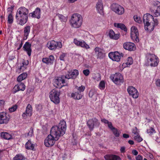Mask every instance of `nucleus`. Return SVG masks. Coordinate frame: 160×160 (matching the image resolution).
I'll use <instances>...</instances> for the list:
<instances>
[{
	"label": "nucleus",
	"mask_w": 160,
	"mask_h": 160,
	"mask_svg": "<svg viewBox=\"0 0 160 160\" xmlns=\"http://www.w3.org/2000/svg\"><path fill=\"white\" fill-rule=\"evenodd\" d=\"M28 10L24 7L19 8L17 10L15 18L18 24L23 26L27 22L28 19Z\"/></svg>",
	"instance_id": "1"
},
{
	"label": "nucleus",
	"mask_w": 160,
	"mask_h": 160,
	"mask_svg": "<svg viewBox=\"0 0 160 160\" xmlns=\"http://www.w3.org/2000/svg\"><path fill=\"white\" fill-rule=\"evenodd\" d=\"M143 21L144 24V28L146 31L150 32L154 29L155 26L158 24V20L154 19L153 16L149 13L144 15Z\"/></svg>",
	"instance_id": "2"
},
{
	"label": "nucleus",
	"mask_w": 160,
	"mask_h": 160,
	"mask_svg": "<svg viewBox=\"0 0 160 160\" xmlns=\"http://www.w3.org/2000/svg\"><path fill=\"white\" fill-rule=\"evenodd\" d=\"M67 126L65 121L64 120L61 121L58 126L52 127L50 133L51 135L56 137L58 139L59 138L62 136L65 133Z\"/></svg>",
	"instance_id": "3"
},
{
	"label": "nucleus",
	"mask_w": 160,
	"mask_h": 160,
	"mask_svg": "<svg viewBox=\"0 0 160 160\" xmlns=\"http://www.w3.org/2000/svg\"><path fill=\"white\" fill-rule=\"evenodd\" d=\"M83 18L82 16L78 13H74L72 15L69 20L71 26L73 28H80L82 25Z\"/></svg>",
	"instance_id": "4"
},
{
	"label": "nucleus",
	"mask_w": 160,
	"mask_h": 160,
	"mask_svg": "<svg viewBox=\"0 0 160 160\" xmlns=\"http://www.w3.org/2000/svg\"><path fill=\"white\" fill-rule=\"evenodd\" d=\"M159 62V58L154 54L148 53L146 55L145 64L147 66L156 67L158 65Z\"/></svg>",
	"instance_id": "5"
},
{
	"label": "nucleus",
	"mask_w": 160,
	"mask_h": 160,
	"mask_svg": "<svg viewBox=\"0 0 160 160\" xmlns=\"http://www.w3.org/2000/svg\"><path fill=\"white\" fill-rule=\"evenodd\" d=\"M150 11L155 17L160 16V2L156 1L153 2L150 7Z\"/></svg>",
	"instance_id": "6"
},
{
	"label": "nucleus",
	"mask_w": 160,
	"mask_h": 160,
	"mask_svg": "<svg viewBox=\"0 0 160 160\" xmlns=\"http://www.w3.org/2000/svg\"><path fill=\"white\" fill-rule=\"evenodd\" d=\"M60 91L56 89H53L49 92V97L51 101L55 104H58L60 102Z\"/></svg>",
	"instance_id": "7"
},
{
	"label": "nucleus",
	"mask_w": 160,
	"mask_h": 160,
	"mask_svg": "<svg viewBox=\"0 0 160 160\" xmlns=\"http://www.w3.org/2000/svg\"><path fill=\"white\" fill-rule=\"evenodd\" d=\"M111 8L113 11L118 15H122L125 12L124 8L121 5L116 3L112 4L111 6Z\"/></svg>",
	"instance_id": "8"
},
{
	"label": "nucleus",
	"mask_w": 160,
	"mask_h": 160,
	"mask_svg": "<svg viewBox=\"0 0 160 160\" xmlns=\"http://www.w3.org/2000/svg\"><path fill=\"white\" fill-rule=\"evenodd\" d=\"M58 139L56 138V137L51 135L50 133L44 140V145L47 147H50L53 146L56 141Z\"/></svg>",
	"instance_id": "9"
},
{
	"label": "nucleus",
	"mask_w": 160,
	"mask_h": 160,
	"mask_svg": "<svg viewBox=\"0 0 160 160\" xmlns=\"http://www.w3.org/2000/svg\"><path fill=\"white\" fill-rule=\"evenodd\" d=\"M110 78L115 84L118 85L120 84L124 81L122 76L120 73H116L111 75Z\"/></svg>",
	"instance_id": "10"
},
{
	"label": "nucleus",
	"mask_w": 160,
	"mask_h": 160,
	"mask_svg": "<svg viewBox=\"0 0 160 160\" xmlns=\"http://www.w3.org/2000/svg\"><path fill=\"white\" fill-rule=\"evenodd\" d=\"M65 81L63 76L57 77L53 80V84L54 86L57 88H61L65 86Z\"/></svg>",
	"instance_id": "11"
},
{
	"label": "nucleus",
	"mask_w": 160,
	"mask_h": 160,
	"mask_svg": "<svg viewBox=\"0 0 160 160\" xmlns=\"http://www.w3.org/2000/svg\"><path fill=\"white\" fill-rule=\"evenodd\" d=\"M47 46L50 50H55L57 48H61L62 47V45L61 42H56L54 40H52L49 42L47 44Z\"/></svg>",
	"instance_id": "12"
},
{
	"label": "nucleus",
	"mask_w": 160,
	"mask_h": 160,
	"mask_svg": "<svg viewBox=\"0 0 160 160\" xmlns=\"http://www.w3.org/2000/svg\"><path fill=\"white\" fill-rule=\"evenodd\" d=\"M123 54L119 53L118 52H111L109 53L108 57L112 60L117 62H119L121 57H123Z\"/></svg>",
	"instance_id": "13"
},
{
	"label": "nucleus",
	"mask_w": 160,
	"mask_h": 160,
	"mask_svg": "<svg viewBox=\"0 0 160 160\" xmlns=\"http://www.w3.org/2000/svg\"><path fill=\"white\" fill-rule=\"evenodd\" d=\"M10 119V116L7 113L2 112L0 113V124H7Z\"/></svg>",
	"instance_id": "14"
},
{
	"label": "nucleus",
	"mask_w": 160,
	"mask_h": 160,
	"mask_svg": "<svg viewBox=\"0 0 160 160\" xmlns=\"http://www.w3.org/2000/svg\"><path fill=\"white\" fill-rule=\"evenodd\" d=\"M127 91L129 95L133 98H137L139 96V92L137 89L133 86L128 87Z\"/></svg>",
	"instance_id": "15"
},
{
	"label": "nucleus",
	"mask_w": 160,
	"mask_h": 160,
	"mask_svg": "<svg viewBox=\"0 0 160 160\" xmlns=\"http://www.w3.org/2000/svg\"><path fill=\"white\" fill-rule=\"evenodd\" d=\"M131 36L132 39L136 42L139 41L138 30L135 27L132 26L131 28Z\"/></svg>",
	"instance_id": "16"
},
{
	"label": "nucleus",
	"mask_w": 160,
	"mask_h": 160,
	"mask_svg": "<svg viewBox=\"0 0 160 160\" xmlns=\"http://www.w3.org/2000/svg\"><path fill=\"white\" fill-rule=\"evenodd\" d=\"M97 12L102 15L104 14V8L102 1V0H98L95 6Z\"/></svg>",
	"instance_id": "17"
},
{
	"label": "nucleus",
	"mask_w": 160,
	"mask_h": 160,
	"mask_svg": "<svg viewBox=\"0 0 160 160\" xmlns=\"http://www.w3.org/2000/svg\"><path fill=\"white\" fill-rule=\"evenodd\" d=\"M94 50L97 58L102 59L105 56L104 51L103 49L96 47L94 48Z\"/></svg>",
	"instance_id": "18"
},
{
	"label": "nucleus",
	"mask_w": 160,
	"mask_h": 160,
	"mask_svg": "<svg viewBox=\"0 0 160 160\" xmlns=\"http://www.w3.org/2000/svg\"><path fill=\"white\" fill-rule=\"evenodd\" d=\"M73 42L76 46L86 49L90 48L89 45L83 40H78L77 39L75 38L73 40Z\"/></svg>",
	"instance_id": "19"
},
{
	"label": "nucleus",
	"mask_w": 160,
	"mask_h": 160,
	"mask_svg": "<svg viewBox=\"0 0 160 160\" xmlns=\"http://www.w3.org/2000/svg\"><path fill=\"white\" fill-rule=\"evenodd\" d=\"M32 114V108L31 105L29 104L28 105L25 112L23 113L22 117L23 118L26 119L28 117H30Z\"/></svg>",
	"instance_id": "20"
},
{
	"label": "nucleus",
	"mask_w": 160,
	"mask_h": 160,
	"mask_svg": "<svg viewBox=\"0 0 160 160\" xmlns=\"http://www.w3.org/2000/svg\"><path fill=\"white\" fill-rule=\"evenodd\" d=\"M25 85L23 83H19L14 86L12 90V92L14 94L19 91H23L25 89Z\"/></svg>",
	"instance_id": "21"
},
{
	"label": "nucleus",
	"mask_w": 160,
	"mask_h": 160,
	"mask_svg": "<svg viewBox=\"0 0 160 160\" xmlns=\"http://www.w3.org/2000/svg\"><path fill=\"white\" fill-rule=\"evenodd\" d=\"M88 125L91 130H92L94 126H98L99 123L98 120L96 118L89 120L87 122Z\"/></svg>",
	"instance_id": "22"
},
{
	"label": "nucleus",
	"mask_w": 160,
	"mask_h": 160,
	"mask_svg": "<svg viewBox=\"0 0 160 160\" xmlns=\"http://www.w3.org/2000/svg\"><path fill=\"white\" fill-rule=\"evenodd\" d=\"M79 74L78 71L76 69L72 72H68L67 74L65 76L66 78L69 79L71 78H75Z\"/></svg>",
	"instance_id": "23"
},
{
	"label": "nucleus",
	"mask_w": 160,
	"mask_h": 160,
	"mask_svg": "<svg viewBox=\"0 0 160 160\" xmlns=\"http://www.w3.org/2000/svg\"><path fill=\"white\" fill-rule=\"evenodd\" d=\"M123 48L126 50L131 51L136 49V46L133 43L126 42L123 44Z\"/></svg>",
	"instance_id": "24"
},
{
	"label": "nucleus",
	"mask_w": 160,
	"mask_h": 160,
	"mask_svg": "<svg viewBox=\"0 0 160 160\" xmlns=\"http://www.w3.org/2000/svg\"><path fill=\"white\" fill-rule=\"evenodd\" d=\"M40 9L38 8H37L35 11L29 13V16L32 17L39 19L40 18Z\"/></svg>",
	"instance_id": "25"
},
{
	"label": "nucleus",
	"mask_w": 160,
	"mask_h": 160,
	"mask_svg": "<svg viewBox=\"0 0 160 160\" xmlns=\"http://www.w3.org/2000/svg\"><path fill=\"white\" fill-rule=\"evenodd\" d=\"M54 58L53 55H50L49 58H43L42 59V62L48 64H52L53 63Z\"/></svg>",
	"instance_id": "26"
},
{
	"label": "nucleus",
	"mask_w": 160,
	"mask_h": 160,
	"mask_svg": "<svg viewBox=\"0 0 160 160\" xmlns=\"http://www.w3.org/2000/svg\"><path fill=\"white\" fill-rule=\"evenodd\" d=\"M31 44L28 42H26L23 46L24 50L27 52L29 56L31 55Z\"/></svg>",
	"instance_id": "27"
},
{
	"label": "nucleus",
	"mask_w": 160,
	"mask_h": 160,
	"mask_svg": "<svg viewBox=\"0 0 160 160\" xmlns=\"http://www.w3.org/2000/svg\"><path fill=\"white\" fill-rule=\"evenodd\" d=\"M105 160H120V157L117 155H106L104 156Z\"/></svg>",
	"instance_id": "28"
},
{
	"label": "nucleus",
	"mask_w": 160,
	"mask_h": 160,
	"mask_svg": "<svg viewBox=\"0 0 160 160\" xmlns=\"http://www.w3.org/2000/svg\"><path fill=\"white\" fill-rule=\"evenodd\" d=\"M108 35L111 38L115 40H118L119 37V34H115L112 30H109L108 32Z\"/></svg>",
	"instance_id": "29"
},
{
	"label": "nucleus",
	"mask_w": 160,
	"mask_h": 160,
	"mask_svg": "<svg viewBox=\"0 0 160 160\" xmlns=\"http://www.w3.org/2000/svg\"><path fill=\"white\" fill-rule=\"evenodd\" d=\"M82 94L78 92H76L72 93L71 96L74 99L79 100L81 99L82 97Z\"/></svg>",
	"instance_id": "30"
},
{
	"label": "nucleus",
	"mask_w": 160,
	"mask_h": 160,
	"mask_svg": "<svg viewBox=\"0 0 160 160\" xmlns=\"http://www.w3.org/2000/svg\"><path fill=\"white\" fill-rule=\"evenodd\" d=\"M133 62L132 58L131 57H128L127 58V62L126 63H123L122 64V67L124 68L128 67L132 65Z\"/></svg>",
	"instance_id": "31"
},
{
	"label": "nucleus",
	"mask_w": 160,
	"mask_h": 160,
	"mask_svg": "<svg viewBox=\"0 0 160 160\" xmlns=\"http://www.w3.org/2000/svg\"><path fill=\"white\" fill-rule=\"evenodd\" d=\"M97 94L96 92L93 90H91L89 93V97L92 98V100L96 101L97 100Z\"/></svg>",
	"instance_id": "32"
},
{
	"label": "nucleus",
	"mask_w": 160,
	"mask_h": 160,
	"mask_svg": "<svg viewBox=\"0 0 160 160\" xmlns=\"http://www.w3.org/2000/svg\"><path fill=\"white\" fill-rule=\"evenodd\" d=\"M35 145L30 140H28L25 144V148L27 149L34 150Z\"/></svg>",
	"instance_id": "33"
},
{
	"label": "nucleus",
	"mask_w": 160,
	"mask_h": 160,
	"mask_svg": "<svg viewBox=\"0 0 160 160\" xmlns=\"http://www.w3.org/2000/svg\"><path fill=\"white\" fill-rule=\"evenodd\" d=\"M27 77V74L26 73H23L19 75L17 78V81L18 82H21L25 79Z\"/></svg>",
	"instance_id": "34"
},
{
	"label": "nucleus",
	"mask_w": 160,
	"mask_h": 160,
	"mask_svg": "<svg viewBox=\"0 0 160 160\" xmlns=\"http://www.w3.org/2000/svg\"><path fill=\"white\" fill-rule=\"evenodd\" d=\"M114 26L115 27L118 28H120L121 29L125 31H127V29L126 26L122 23H115L114 24Z\"/></svg>",
	"instance_id": "35"
},
{
	"label": "nucleus",
	"mask_w": 160,
	"mask_h": 160,
	"mask_svg": "<svg viewBox=\"0 0 160 160\" xmlns=\"http://www.w3.org/2000/svg\"><path fill=\"white\" fill-rule=\"evenodd\" d=\"M1 136L2 138L7 140H9L12 138L11 135L6 132H1Z\"/></svg>",
	"instance_id": "36"
},
{
	"label": "nucleus",
	"mask_w": 160,
	"mask_h": 160,
	"mask_svg": "<svg viewBox=\"0 0 160 160\" xmlns=\"http://www.w3.org/2000/svg\"><path fill=\"white\" fill-rule=\"evenodd\" d=\"M30 27L29 26H27L24 28V35L26 37L28 36L30 32Z\"/></svg>",
	"instance_id": "37"
},
{
	"label": "nucleus",
	"mask_w": 160,
	"mask_h": 160,
	"mask_svg": "<svg viewBox=\"0 0 160 160\" xmlns=\"http://www.w3.org/2000/svg\"><path fill=\"white\" fill-rule=\"evenodd\" d=\"M110 129L112 130L114 134L116 137H118L119 136V132L118 131L116 128L113 127V126H112V128H110Z\"/></svg>",
	"instance_id": "38"
},
{
	"label": "nucleus",
	"mask_w": 160,
	"mask_h": 160,
	"mask_svg": "<svg viewBox=\"0 0 160 160\" xmlns=\"http://www.w3.org/2000/svg\"><path fill=\"white\" fill-rule=\"evenodd\" d=\"M105 88V82L104 81H101L98 85V88L101 90H104Z\"/></svg>",
	"instance_id": "39"
},
{
	"label": "nucleus",
	"mask_w": 160,
	"mask_h": 160,
	"mask_svg": "<svg viewBox=\"0 0 160 160\" xmlns=\"http://www.w3.org/2000/svg\"><path fill=\"white\" fill-rule=\"evenodd\" d=\"M59 19L62 22H66L67 20V17H65L62 14H58L57 15Z\"/></svg>",
	"instance_id": "40"
},
{
	"label": "nucleus",
	"mask_w": 160,
	"mask_h": 160,
	"mask_svg": "<svg viewBox=\"0 0 160 160\" xmlns=\"http://www.w3.org/2000/svg\"><path fill=\"white\" fill-rule=\"evenodd\" d=\"M27 67L22 65L17 70L16 72L18 73L23 72L26 69Z\"/></svg>",
	"instance_id": "41"
},
{
	"label": "nucleus",
	"mask_w": 160,
	"mask_h": 160,
	"mask_svg": "<svg viewBox=\"0 0 160 160\" xmlns=\"http://www.w3.org/2000/svg\"><path fill=\"white\" fill-rule=\"evenodd\" d=\"M13 22V17L11 13L9 14L8 17V22L9 24H12Z\"/></svg>",
	"instance_id": "42"
},
{
	"label": "nucleus",
	"mask_w": 160,
	"mask_h": 160,
	"mask_svg": "<svg viewBox=\"0 0 160 160\" xmlns=\"http://www.w3.org/2000/svg\"><path fill=\"white\" fill-rule=\"evenodd\" d=\"M101 121L105 124H107L108 125V126L109 128H112V126L111 122H109L108 120L105 119H102Z\"/></svg>",
	"instance_id": "43"
},
{
	"label": "nucleus",
	"mask_w": 160,
	"mask_h": 160,
	"mask_svg": "<svg viewBox=\"0 0 160 160\" xmlns=\"http://www.w3.org/2000/svg\"><path fill=\"white\" fill-rule=\"evenodd\" d=\"M24 158V157L22 155L17 154L14 157L13 160H22Z\"/></svg>",
	"instance_id": "44"
},
{
	"label": "nucleus",
	"mask_w": 160,
	"mask_h": 160,
	"mask_svg": "<svg viewBox=\"0 0 160 160\" xmlns=\"http://www.w3.org/2000/svg\"><path fill=\"white\" fill-rule=\"evenodd\" d=\"M133 18L135 21L138 23H140L142 22V20L141 18L137 15L134 16Z\"/></svg>",
	"instance_id": "45"
},
{
	"label": "nucleus",
	"mask_w": 160,
	"mask_h": 160,
	"mask_svg": "<svg viewBox=\"0 0 160 160\" xmlns=\"http://www.w3.org/2000/svg\"><path fill=\"white\" fill-rule=\"evenodd\" d=\"M147 132L149 135H151L153 133H155L156 131L152 127H150L149 129L147 130Z\"/></svg>",
	"instance_id": "46"
},
{
	"label": "nucleus",
	"mask_w": 160,
	"mask_h": 160,
	"mask_svg": "<svg viewBox=\"0 0 160 160\" xmlns=\"http://www.w3.org/2000/svg\"><path fill=\"white\" fill-rule=\"evenodd\" d=\"M76 88L77 89L79 92L81 93V92H83L85 89V87L84 86H81L80 87L76 86Z\"/></svg>",
	"instance_id": "47"
},
{
	"label": "nucleus",
	"mask_w": 160,
	"mask_h": 160,
	"mask_svg": "<svg viewBox=\"0 0 160 160\" xmlns=\"http://www.w3.org/2000/svg\"><path fill=\"white\" fill-rule=\"evenodd\" d=\"M134 138L138 142H140L142 140V139L140 137V136L138 135V134L135 136L134 137Z\"/></svg>",
	"instance_id": "48"
},
{
	"label": "nucleus",
	"mask_w": 160,
	"mask_h": 160,
	"mask_svg": "<svg viewBox=\"0 0 160 160\" xmlns=\"http://www.w3.org/2000/svg\"><path fill=\"white\" fill-rule=\"evenodd\" d=\"M132 132L135 135H137L138 134L139 131L136 127L133 128L132 129Z\"/></svg>",
	"instance_id": "49"
},
{
	"label": "nucleus",
	"mask_w": 160,
	"mask_h": 160,
	"mask_svg": "<svg viewBox=\"0 0 160 160\" xmlns=\"http://www.w3.org/2000/svg\"><path fill=\"white\" fill-rule=\"evenodd\" d=\"M17 108V106L15 105L12 106L9 109V111L11 112H12L15 111Z\"/></svg>",
	"instance_id": "50"
},
{
	"label": "nucleus",
	"mask_w": 160,
	"mask_h": 160,
	"mask_svg": "<svg viewBox=\"0 0 160 160\" xmlns=\"http://www.w3.org/2000/svg\"><path fill=\"white\" fill-rule=\"evenodd\" d=\"M83 73L85 76H88L90 73V71L88 69L84 70L83 71Z\"/></svg>",
	"instance_id": "51"
},
{
	"label": "nucleus",
	"mask_w": 160,
	"mask_h": 160,
	"mask_svg": "<svg viewBox=\"0 0 160 160\" xmlns=\"http://www.w3.org/2000/svg\"><path fill=\"white\" fill-rule=\"evenodd\" d=\"M22 65L26 67L28 64V61H24L22 63Z\"/></svg>",
	"instance_id": "52"
},
{
	"label": "nucleus",
	"mask_w": 160,
	"mask_h": 160,
	"mask_svg": "<svg viewBox=\"0 0 160 160\" xmlns=\"http://www.w3.org/2000/svg\"><path fill=\"white\" fill-rule=\"evenodd\" d=\"M65 56V54H62L61 55L60 57V59L61 60L64 61V58Z\"/></svg>",
	"instance_id": "53"
},
{
	"label": "nucleus",
	"mask_w": 160,
	"mask_h": 160,
	"mask_svg": "<svg viewBox=\"0 0 160 160\" xmlns=\"http://www.w3.org/2000/svg\"><path fill=\"white\" fill-rule=\"evenodd\" d=\"M28 135L32 137L33 136V131L32 130H31L28 133Z\"/></svg>",
	"instance_id": "54"
},
{
	"label": "nucleus",
	"mask_w": 160,
	"mask_h": 160,
	"mask_svg": "<svg viewBox=\"0 0 160 160\" xmlns=\"http://www.w3.org/2000/svg\"><path fill=\"white\" fill-rule=\"evenodd\" d=\"M5 102L3 100H0V108L2 107L4 105Z\"/></svg>",
	"instance_id": "55"
},
{
	"label": "nucleus",
	"mask_w": 160,
	"mask_h": 160,
	"mask_svg": "<svg viewBox=\"0 0 160 160\" xmlns=\"http://www.w3.org/2000/svg\"><path fill=\"white\" fill-rule=\"evenodd\" d=\"M125 148L124 147H121L120 151L122 153H124L125 151Z\"/></svg>",
	"instance_id": "56"
},
{
	"label": "nucleus",
	"mask_w": 160,
	"mask_h": 160,
	"mask_svg": "<svg viewBox=\"0 0 160 160\" xmlns=\"http://www.w3.org/2000/svg\"><path fill=\"white\" fill-rule=\"evenodd\" d=\"M156 85L158 87H160V79H158L156 81Z\"/></svg>",
	"instance_id": "57"
},
{
	"label": "nucleus",
	"mask_w": 160,
	"mask_h": 160,
	"mask_svg": "<svg viewBox=\"0 0 160 160\" xmlns=\"http://www.w3.org/2000/svg\"><path fill=\"white\" fill-rule=\"evenodd\" d=\"M136 159L137 160H142L143 158L141 156L139 155L136 157Z\"/></svg>",
	"instance_id": "58"
},
{
	"label": "nucleus",
	"mask_w": 160,
	"mask_h": 160,
	"mask_svg": "<svg viewBox=\"0 0 160 160\" xmlns=\"http://www.w3.org/2000/svg\"><path fill=\"white\" fill-rule=\"evenodd\" d=\"M132 154L134 155H137L138 154V152L136 150H134L132 151Z\"/></svg>",
	"instance_id": "59"
},
{
	"label": "nucleus",
	"mask_w": 160,
	"mask_h": 160,
	"mask_svg": "<svg viewBox=\"0 0 160 160\" xmlns=\"http://www.w3.org/2000/svg\"><path fill=\"white\" fill-rule=\"evenodd\" d=\"M78 0H68V2L70 3H73L77 1Z\"/></svg>",
	"instance_id": "60"
},
{
	"label": "nucleus",
	"mask_w": 160,
	"mask_h": 160,
	"mask_svg": "<svg viewBox=\"0 0 160 160\" xmlns=\"http://www.w3.org/2000/svg\"><path fill=\"white\" fill-rule=\"evenodd\" d=\"M123 137L125 138H129V136L128 134H124L123 135Z\"/></svg>",
	"instance_id": "61"
},
{
	"label": "nucleus",
	"mask_w": 160,
	"mask_h": 160,
	"mask_svg": "<svg viewBox=\"0 0 160 160\" xmlns=\"http://www.w3.org/2000/svg\"><path fill=\"white\" fill-rule=\"evenodd\" d=\"M128 142L131 145H133L134 144V142L132 140H129Z\"/></svg>",
	"instance_id": "62"
},
{
	"label": "nucleus",
	"mask_w": 160,
	"mask_h": 160,
	"mask_svg": "<svg viewBox=\"0 0 160 160\" xmlns=\"http://www.w3.org/2000/svg\"><path fill=\"white\" fill-rule=\"evenodd\" d=\"M22 42H21L20 45H19V47L17 49L18 50H19L20 49V48H21L22 47Z\"/></svg>",
	"instance_id": "63"
},
{
	"label": "nucleus",
	"mask_w": 160,
	"mask_h": 160,
	"mask_svg": "<svg viewBox=\"0 0 160 160\" xmlns=\"http://www.w3.org/2000/svg\"><path fill=\"white\" fill-rule=\"evenodd\" d=\"M128 158L130 160L132 159L130 155H128Z\"/></svg>",
	"instance_id": "64"
}]
</instances>
